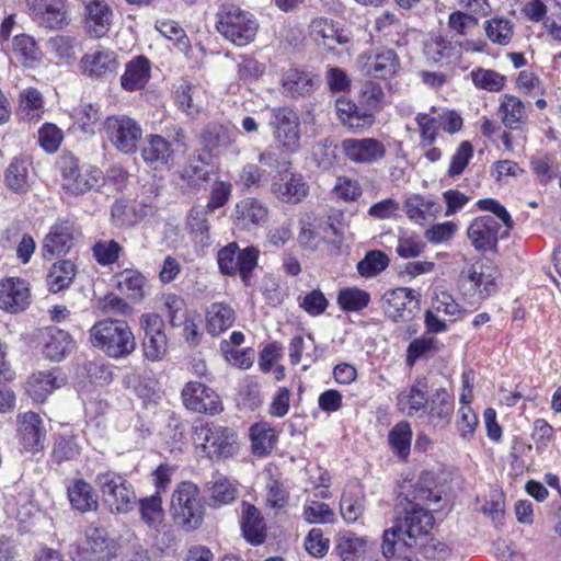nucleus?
<instances>
[{"label":"nucleus","instance_id":"obj_29","mask_svg":"<svg viewBox=\"0 0 561 561\" xmlns=\"http://www.w3.org/2000/svg\"><path fill=\"white\" fill-rule=\"evenodd\" d=\"M30 293L24 280L8 278L0 283V309L11 313L23 311L28 305Z\"/></svg>","mask_w":561,"mask_h":561},{"label":"nucleus","instance_id":"obj_64","mask_svg":"<svg viewBox=\"0 0 561 561\" xmlns=\"http://www.w3.org/2000/svg\"><path fill=\"white\" fill-rule=\"evenodd\" d=\"M340 511L346 523H355L364 512L363 496L344 492L340 502Z\"/></svg>","mask_w":561,"mask_h":561},{"label":"nucleus","instance_id":"obj_19","mask_svg":"<svg viewBox=\"0 0 561 561\" xmlns=\"http://www.w3.org/2000/svg\"><path fill=\"white\" fill-rule=\"evenodd\" d=\"M181 396L183 404L191 411L214 415L222 410L219 396L202 382H187L182 389Z\"/></svg>","mask_w":561,"mask_h":561},{"label":"nucleus","instance_id":"obj_52","mask_svg":"<svg viewBox=\"0 0 561 561\" xmlns=\"http://www.w3.org/2000/svg\"><path fill=\"white\" fill-rule=\"evenodd\" d=\"M473 85L479 90L500 92L504 89L506 77L493 69L474 68L469 73Z\"/></svg>","mask_w":561,"mask_h":561},{"label":"nucleus","instance_id":"obj_37","mask_svg":"<svg viewBox=\"0 0 561 561\" xmlns=\"http://www.w3.org/2000/svg\"><path fill=\"white\" fill-rule=\"evenodd\" d=\"M218 266L222 274H239L241 280L245 284V250L241 251L236 242L219 250Z\"/></svg>","mask_w":561,"mask_h":561},{"label":"nucleus","instance_id":"obj_33","mask_svg":"<svg viewBox=\"0 0 561 561\" xmlns=\"http://www.w3.org/2000/svg\"><path fill=\"white\" fill-rule=\"evenodd\" d=\"M141 157L154 169L170 167L173 162L172 144L160 135H150L141 149Z\"/></svg>","mask_w":561,"mask_h":561},{"label":"nucleus","instance_id":"obj_22","mask_svg":"<svg viewBox=\"0 0 561 561\" xmlns=\"http://www.w3.org/2000/svg\"><path fill=\"white\" fill-rule=\"evenodd\" d=\"M37 340L43 355L55 362L64 359L75 346V341L69 332L53 325L41 329Z\"/></svg>","mask_w":561,"mask_h":561},{"label":"nucleus","instance_id":"obj_35","mask_svg":"<svg viewBox=\"0 0 561 561\" xmlns=\"http://www.w3.org/2000/svg\"><path fill=\"white\" fill-rule=\"evenodd\" d=\"M150 62L145 56H136L126 64L125 72L121 77V85L126 91H137L148 83L150 79Z\"/></svg>","mask_w":561,"mask_h":561},{"label":"nucleus","instance_id":"obj_9","mask_svg":"<svg viewBox=\"0 0 561 561\" xmlns=\"http://www.w3.org/2000/svg\"><path fill=\"white\" fill-rule=\"evenodd\" d=\"M104 130L112 145L124 153L135 152L142 136L140 125L126 115L108 116Z\"/></svg>","mask_w":561,"mask_h":561},{"label":"nucleus","instance_id":"obj_2","mask_svg":"<svg viewBox=\"0 0 561 561\" xmlns=\"http://www.w3.org/2000/svg\"><path fill=\"white\" fill-rule=\"evenodd\" d=\"M90 343L106 356L126 358L136 350V339L125 320L104 319L89 330Z\"/></svg>","mask_w":561,"mask_h":561},{"label":"nucleus","instance_id":"obj_15","mask_svg":"<svg viewBox=\"0 0 561 561\" xmlns=\"http://www.w3.org/2000/svg\"><path fill=\"white\" fill-rule=\"evenodd\" d=\"M413 305L419 309L420 294L407 287H398L387 290L381 297V308L385 314L393 322H407L414 316Z\"/></svg>","mask_w":561,"mask_h":561},{"label":"nucleus","instance_id":"obj_62","mask_svg":"<svg viewBox=\"0 0 561 561\" xmlns=\"http://www.w3.org/2000/svg\"><path fill=\"white\" fill-rule=\"evenodd\" d=\"M425 247L426 244L420 236L403 234L398 239L396 252L401 259H414L424 252Z\"/></svg>","mask_w":561,"mask_h":561},{"label":"nucleus","instance_id":"obj_53","mask_svg":"<svg viewBox=\"0 0 561 561\" xmlns=\"http://www.w3.org/2000/svg\"><path fill=\"white\" fill-rule=\"evenodd\" d=\"M141 217L135 205L127 199H116L111 207L112 222L118 228L133 227L140 221Z\"/></svg>","mask_w":561,"mask_h":561},{"label":"nucleus","instance_id":"obj_56","mask_svg":"<svg viewBox=\"0 0 561 561\" xmlns=\"http://www.w3.org/2000/svg\"><path fill=\"white\" fill-rule=\"evenodd\" d=\"M141 520L149 527H157L163 519L162 499L159 492L137 499Z\"/></svg>","mask_w":561,"mask_h":561},{"label":"nucleus","instance_id":"obj_30","mask_svg":"<svg viewBox=\"0 0 561 561\" xmlns=\"http://www.w3.org/2000/svg\"><path fill=\"white\" fill-rule=\"evenodd\" d=\"M67 495L71 507L82 514L95 512L100 506L99 494L84 479H75L68 486Z\"/></svg>","mask_w":561,"mask_h":561},{"label":"nucleus","instance_id":"obj_18","mask_svg":"<svg viewBox=\"0 0 561 561\" xmlns=\"http://www.w3.org/2000/svg\"><path fill=\"white\" fill-rule=\"evenodd\" d=\"M18 436L23 448L32 454L45 448L47 430L38 413L28 411L16 417Z\"/></svg>","mask_w":561,"mask_h":561},{"label":"nucleus","instance_id":"obj_25","mask_svg":"<svg viewBox=\"0 0 561 561\" xmlns=\"http://www.w3.org/2000/svg\"><path fill=\"white\" fill-rule=\"evenodd\" d=\"M216 27L232 44L245 45V15L239 8L232 4L224 7Z\"/></svg>","mask_w":561,"mask_h":561},{"label":"nucleus","instance_id":"obj_50","mask_svg":"<svg viewBox=\"0 0 561 561\" xmlns=\"http://www.w3.org/2000/svg\"><path fill=\"white\" fill-rule=\"evenodd\" d=\"M398 502H409L410 504H417V506H423L428 502H438L440 496L434 493L431 488V482L421 477L414 485H411V489L407 490V492H402Z\"/></svg>","mask_w":561,"mask_h":561},{"label":"nucleus","instance_id":"obj_24","mask_svg":"<svg viewBox=\"0 0 561 561\" xmlns=\"http://www.w3.org/2000/svg\"><path fill=\"white\" fill-rule=\"evenodd\" d=\"M310 36L318 45L328 50H334L336 45H346L351 37L339 24L328 18H316L310 23Z\"/></svg>","mask_w":561,"mask_h":561},{"label":"nucleus","instance_id":"obj_17","mask_svg":"<svg viewBox=\"0 0 561 561\" xmlns=\"http://www.w3.org/2000/svg\"><path fill=\"white\" fill-rule=\"evenodd\" d=\"M341 151L347 160L356 164H374L386 157V146L376 138H346L341 142Z\"/></svg>","mask_w":561,"mask_h":561},{"label":"nucleus","instance_id":"obj_11","mask_svg":"<svg viewBox=\"0 0 561 561\" xmlns=\"http://www.w3.org/2000/svg\"><path fill=\"white\" fill-rule=\"evenodd\" d=\"M118 543L110 538L104 528H89L85 542L73 557V561H117Z\"/></svg>","mask_w":561,"mask_h":561},{"label":"nucleus","instance_id":"obj_43","mask_svg":"<svg viewBox=\"0 0 561 561\" xmlns=\"http://www.w3.org/2000/svg\"><path fill=\"white\" fill-rule=\"evenodd\" d=\"M205 492L208 497L209 506H220L228 504L236 499V489L224 476H213L211 480L205 484Z\"/></svg>","mask_w":561,"mask_h":561},{"label":"nucleus","instance_id":"obj_55","mask_svg":"<svg viewBox=\"0 0 561 561\" xmlns=\"http://www.w3.org/2000/svg\"><path fill=\"white\" fill-rule=\"evenodd\" d=\"M42 23L46 27L57 28L67 24L66 0H41Z\"/></svg>","mask_w":561,"mask_h":561},{"label":"nucleus","instance_id":"obj_23","mask_svg":"<svg viewBox=\"0 0 561 561\" xmlns=\"http://www.w3.org/2000/svg\"><path fill=\"white\" fill-rule=\"evenodd\" d=\"M427 389V379L417 377L411 386L405 387L398 393V410L410 417L423 415L428 402Z\"/></svg>","mask_w":561,"mask_h":561},{"label":"nucleus","instance_id":"obj_26","mask_svg":"<svg viewBox=\"0 0 561 561\" xmlns=\"http://www.w3.org/2000/svg\"><path fill=\"white\" fill-rule=\"evenodd\" d=\"M273 192L282 202L297 204L307 197L309 186L301 174L286 169L273 183Z\"/></svg>","mask_w":561,"mask_h":561},{"label":"nucleus","instance_id":"obj_60","mask_svg":"<svg viewBox=\"0 0 561 561\" xmlns=\"http://www.w3.org/2000/svg\"><path fill=\"white\" fill-rule=\"evenodd\" d=\"M164 307L167 309L169 324L172 328L182 327L186 319L190 318L185 300L175 294L164 296Z\"/></svg>","mask_w":561,"mask_h":561},{"label":"nucleus","instance_id":"obj_46","mask_svg":"<svg viewBox=\"0 0 561 561\" xmlns=\"http://www.w3.org/2000/svg\"><path fill=\"white\" fill-rule=\"evenodd\" d=\"M407 216L415 221L422 222L440 211V205L433 199L425 198L419 194L410 196L404 204Z\"/></svg>","mask_w":561,"mask_h":561},{"label":"nucleus","instance_id":"obj_5","mask_svg":"<svg viewBox=\"0 0 561 561\" xmlns=\"http://www.w3.org/2000/svg\"><path fill=\"white\" fill-rule=\"evenodd\" d=\"M170 511L176 526L185 531L197 529L205 514L198 486L191 481L181 482L172 493Z\"/></svg>","mask_w":561,"mask_h":561},{"label":"nucleus","instance_id":"obj_61","mask_svg":"<svg viewBox=\"0 0 561 561\" xmlns=\"http://www.w3.org/2000/svg\"><path fill=\"white\" fill-rule=\"evenodd\" d=\"M437 351V341L430 334L414 339L407 350V363L413 366L415 362L427 354Z\"/></svg>","mask_w":561,"mask_h":561},{"label":"nucleus","instance_id":"obj_13","mask_svg":"<svg viewBox=\"0 0 561 561\" xmlns=\"http://www.w3.org/2000/svg\"><path fill=\"white\" fill-rule=\"evenodd\" d=\"M271 125L274 127L276 141L290 153L300 149V119L290 107H276L272 111Z\"/></svg>","mask_w":561,"mask_h":561},{"label":"nucleus","instance_id":"obj_27","mask_svg":"<svg viewBox=\"0 0 561 561\" xmlns=\"http://www.w3.org/2000/svg\"><path fill=\"white\" fill-rule=\"evenodd\" d=\"M67 382V377L59 368L34 373L27 381V392L36 402H44L56 389Z\"/></svg>","mask_w":561,"mask_h":561},{"label":"nucleus","instance_id":"obj_44","mask_svg":"<svg viewBox=\"0 0 561 561\" xmlns=\"http://www.w3.org/2000/svg\"><path fill=\"white\" fill-rule=\"evenodd\" d=\"M412 427L408 421L397 423L388 434L392 453L401 460H407L411 451Z\"/></svg>","mask_w":561,"mask_h":561},{"label":"nucleus","instance_id":"obj_28","mask_svg":"<svg viewBox=\"0 0 561 561\" xmlns=\"http://www.w3.org/2000/svg\"><path fill=\"white\" fill-rule=\"evenodd\" d=\"M454 413V397L446 388H438L428 397L425 413L434 427H445Z\"/></svg>","mask_w":561,"mask_h":561},{"label":"nucleus","instance_id":"obj_34","mask_svg":"<svg viewBox=\"0 0 561 561\" xmlns=\"http://www.w3.org/2000/svg\"><path fill=\"white\" fill-rule=\"evenodd\" d=\"M113 11L106 2L93 0L87 5V28L90 35L103 37L112 25Z\"/></svg>","mask_w":561,"mask_h":561},{"label":"nucleus","instance_id":"obj_1","mask_svg":"<svg viewBox=\"0 0 561 561\" xmlns=\"http://www.w3.org/2000/svg\"><path fill=\"white\" fill-rule=\"evenodd\" d=\"M396 511L398 516L393 526L383 531L381 552L386 559H409L416 539L432 529L434 517L425 507L409 502H398Z\"/></svg>","mask_w":561,"mask_h":561},{"label":"nucleus","instance_id":"obj_59","mask_svg":"<svg viewBox=\"0 0 561 561\" xmlns=\"http://www.w3.org/2000/svg\"><path fill=\"white\" fill-rule=\"evenodd\" d=\"M267 536L264 518L254 505L248 504V543L262 545Z\"/></svg>","mask_w":561,"mask_h":561},{"label":"nucleus","instance_id":"obj_47","mask_svg":"<svg viewBox=\"0 0 561 561\" xmlns=\"http://www.w3.org/2000/svg\"><path fill=\"white\" fill-rule=\"evenodd\" d=\"M76 276V265L70 260L56 262L48 275L47 286L49 291L58 293L70 286Z\"/></svg>","mask_w":561,"mask_h":561},{"label":"nucleus","instance_id":"obj_42","mask_svg":"<svg viewBox=\"0 0 561 561\" xmlns=\"http://www.w3.org/2000/svg\"><path fill=\"white\" fill-rule=\"evenodd\" d=\"M483 30L491 43L507 46L513 39L515 25L510 19L496 15L483 22Z\"/></svg>","mask_w":561,"mask_h":561},{"label":"nucleus","instance_id":"obj_48","mask_svg":"<svg viewBox=\"0 0 561 561\" xmlns=\"http://www.w3.org/2000/svg\"><path fill=\"white\" fill-rule=\"evenodd\" d=\"M81 454V447L75 436L57 434L54 436L51 461L61 465L76 460Z\"/></svg>","mask_w":561,"mask_h":561},{"label":"nucleus","instance_id":"obj_51","mask_svg":"<svg viewBox=\"0 0 561 561\" xmlns=\"http://www.w3.org/2000/svg\"><path fill=\"white\" fill-rule=\"evenodd\" d=\"M370 294L358 287H346L339 291L337 305L347 312H360L370 302Z\"/></svg>","mask_w":561,"mask_h":561},{"label":"nucleus","instance_id":"obj_38","mask_svg":"<svg viewBox=\"0 0 561 561\" xmlns=\"http://www.w3.org/2000/svg\"><path fill=\"white\" fill-rule=\"evenodd\" d=\"M12 54L25 68H33L43 57V53L36 41L27 34H19L13 37Z\"/></svg>","mask_w":561,"mask_h":561},{"label":"nucleus","instance_id":"obj_54","mask_svg":"<svg viewBox=\"0 0 561 561\" xmlns=\"http://www.w3.org/2000/svg\"><path fill=\"white\" fill-rule=\"evenodd\" d=\"M389 256L380 250H370L357 263L356 270L362 277L373 278L389 266Z\"/></svg>","mask_w":561,"mask_h":561},{"label":"nucleus","instance_id":"obj_7","mask_svg":"<svg viewBox=\"0 0 561 561\" xmlns=\"http://www.w3.org/2000/svg\"><path fill=\"white\" fill-rule=\"evenodd\" d=\"M192 439L209 458L228 457L233 453L234 435L228 427L197 422L192 427Z\"/></svg>","mask_w":561,"mask_h":561},{"label":"nucleus","instance_id":"obj_36","mask_svg":"<svg viewBox=\"0 0 561 561\" xmlns=\"http://www.w3.org/2000/svg\"><path fill=\"white\" fill-rule=\"evenodd\" d=\"M250 439L252 454L262 458L272 453L278 436L271 423L261 421L251 425Z\"/></svg>","mask_w":561,"mask_h":561},{"label":"nucleus","instance_id":"obj_41","mask_svg":"<svg viewBox=\"0 0 561 561\" xmlns=\"http://www.w3.org/2000/svg\"><path fill=\"white\" fill-rule=\"evenodd\" d=\"M206 329L211 335H219L234 321L233 309L222 302H214L206 310Z\"/></svg>","mask_w":561,"mask_h":561},{"label":"nucleus","instance_id":"obj_8","mask_svg":"<svg viewBox=\"0 0 561 561\" xmlns=\"http://www.w3.org/2000/svg\"><path fill=\"white\" fill-rule=\"evenodd\" d=\"M139 324L144 332L141 347L145 358L153 363L163 360L168 355L164 320L156 312H148L140 316Z\"/></svg>","mask_w":561,"mask_h":561},{"label":"nucleus","instance_id":"obj_39","mask_svg":"<svg viewBox=\"0 0 561 561\" xmlns=\"http://www.w3.org/2000/svg\"><path fill=\"white\" fill-rule=\"evenodd\" d=\"M4 183L15 193H25L30 188V162L24 157L12 159L4 172Z\"/></svg>","mask_w":561,"mask_h":561},{"label":"nucleus","instance_id":"obj_16","mask_svg":"<svg viewBox=\"0 0 561 561\" xmlns=\"http://www.w3.org/2000/svg\"><path fill=\"white\" fill-rule=\"evenodd\" d=\"M357 65L365 76L387 79L393 77L400 68L397 53L390 48H375L364 51Z\"/></svg>","mask_w":561,"mask_h":561},{"label":"nucleus","instance_id":"obj_32","mask_svg":"<svg viewBox=\"0 0 561 561\" xmlns=\"http://www.w3.org/2000/svg\"><path fill=\"white\" fill-rule=\"evenodd\" d=\"M497 115L503 125L512 130H520L528 122L526 105L515 95L503 94L500 99Z\"/></svg>","mask_w":561,"mask_h":561},{"label":"nucleus","instance_id":"obj_21","mask_svg":"<svg viewBox=\"0 0 561 561\" xmlns=\"http://www.w3.org/2000/svg\"><path fill=\"white\" fill-rule=\"evenodd\" d=\"M75 224L68 219L56 221L43 240L42 254L45 260L67 254L73 247Z\"/></svg>","mask_w":561,"mask_h":561},{"label":"nucleus","instance_id":"obj_10","mask_svg":"<svg viewBox=\"0 0 561 561\" xmlns=\"http://www.w3.org/2000/svg\"><path fill=\"white\" fill-rule=\"evenodd\" d=\"M62 188L71 195H83L99 188L104 181L100 169L81 172L78 159L64 158L61 162Z\"/></svg>","mask_w":561,"mask_h":561},{"label":"nucleus","instance_id":"obj_14","mask_svg":"<svg viewBox=\"0 0 561 561\" xmlns=\"http://www.w3.org/2000/svg\"><path fill=\"white\" fill-rule=\"evenodd\" d=\"M321 84L319 73L301 66H291L286 69L280 79L284 94L293 100L311 96Z\"/></svg>","mask_w":561,"mask_h":561},{"label":"nucleus","instance_id":"obj_31","mask_svg":"<svg viewBox=\"0 0 561 561\" xmlns=\"http://www.w3.org/2000/svg\"><path fill=\"white\" fill-rule=\"evenodd\" d=\"M335 108L341 123L352 129L370 127L375 122V117L370 112L350 99H337Z\"/></svg>","mask_w":561,"mask_h":561},{"label":"nucleus","instance_id":"obj_12","mask_svg":"<svg viewBox=\"0 0 561 561\" xmlns=\"http://www.w3.org/2000/svg\"><path fill=\"white\" fill-rule=\"evenodd\" d=\"M511 228L504 227L495 217L484 215L477 217L468 227L467 236L477 251L496 250L500 239L508 236Z\"/></svg>","mask_w":561,"mask_h":561},{"label":"nucleus","instance_id":"obj_49","mask_svg":"<svg viewBox=\"0 0 561 561\" xmlns=\"http://www.w3.org/2000/svg\"><path fill=\"white\" fill-rule=\"evenodd\" d=\"M210 213L204 206H194L187 216V228L191 234L194 236L195 242L202 245L209 244V224L207 214Z\"/></svg>","mask_w":561,"mask_h":561},{"label":"nucleus","instance_id":"obj_57","mask_svg":"<svg viewBox=\"0 0 561 561\" xmlns=\"http://www.w3.org/2000/svg\"><path fill=\"white\" fill-rule=\"evenodd\" d=\"M385 93L381 85L375 81L364 82L358 91V103L374 115L382 107Z\"/></svg>","mask_w":561,"mask_h":561},{"label":"nucleus","instance_id":"obj_58","mask_svg":"<svg viewBox=\"0 0 561 561\" xmlns=\"http://www.w3.org/2000/svg\"><path fill=\"white\" fill-rule=\"evenodd\" d=\"M366 540L354 533H346L337 538L335 551L342 561H354L356 557L365 552Z\"/></svg>","mask_w":561,"mask_h":561},{"label":"nucleus","instance_id":"obj_3","mask_svg":"<svg viewBox=\"0 0 561 561\" xmlns=\"http://www.w3.org/2000/svg\"><path fill=\"white\" fill-rule=\"evenodd\" d=\"M93 482L111 514L124 515L134 510L137 495L134 485L127 480L126 476L113 469L104 468L95 473Z\"/></svg>","mask_w":561,"mask_h":561},{"label":"nucleus","instance_id":"obj_20","mask_svg":"<svg viewBox=\"0 0 561 561\" xmlns=\"http://www.w3.org/2000/svg\"><path fill=\"white\" fill-rule=\"evenodd\" d=\"M118 67L116 53L104 47L84 54L79 61L82 75L92 79L108 78L117 72Z\"/></svg>","mask_w":561,"mask_h":561},{"label":"nucleus","instance_id":"obj_6","mask_svg":"<svg viewBox=\"0 0 561 561\" xmlns=\"http://www.w3.org/2000/svg\"><path fill=\"white\" fill-rule=\"evenodd\" d=\"M415 122L420 130V147L432 146L439 129L456 134L462 128V117L455 110L432 106L427 113H417Z\"/></svg>","mask_w":561,"mask_h":561},{"label":"nucleus","instance_id":"obj_45","mask_svg":"<svg viewBox=\"0 0 561 561\" xmlns=\"http://www.w3.org/2000/svg\"><path fill=\"white\" fill-rule=\"evenodd\" d=\"M236 131L233 128L211 123L206 126L202 134V140L205 149L209 151L227 148L234 140Z\"/></svg>","mask_w":561,"mask_h":561},{"label":"nucleus","instance_id":"obj_40","mask_svg":"<svg viewBox=\"0 0 561 561\" xmlns=\"http://www.w3.org/2000/svg\"><path fill=\"white\" fill-rule=\"evenodd\" d=\"M117 288L134 301H141L146 295L147 279L137 270L126 268L115 275Z\"/></svg>","mask_w":561,"mask_h":561},{"label":"nucleus","instance_id":"obj_63","mask_svg":"<svg viewBox=\"0 0 561 561\" xmlns=\"http://www.w3.org/2000/svg\"><path fill=\"white\" fill-rule=\"evenodd\" d=\"M432 307L439 313L448 316L454 321L461 319L466 313L455 298L447 291L436 294L432 300Z\"/></svg>","mask_w":561,"mask_h":561},{"label":"nucleus","instance_id":"obj_4","mask_svg":"<svg viewBox=\"0 0 561 561\" xmlns=\"http://www.w3.org/2000/svg\"><path fill=\"white\" fill-rule=\"evenodd\" d=\"M500 276L499 266L492 260L479 259L460 272L462 295L471 301H483L497 291Z\"/></svg>","mask_w":561,"mask_h":561}]
</instances>
